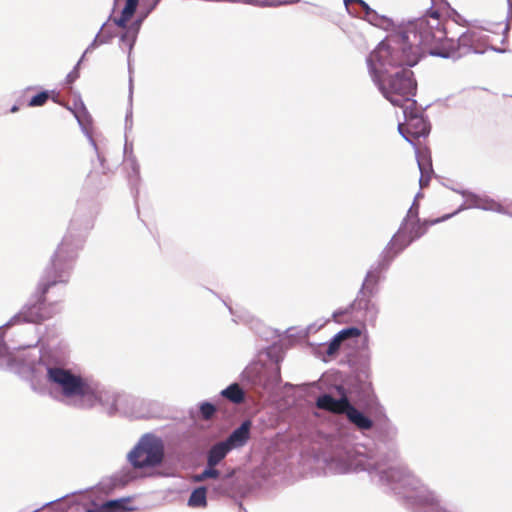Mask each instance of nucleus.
<instances>
[{
	"instance_id": "obj_1",
	"label": "nucleus",
	"mask_w": 512,
	"mask_h": 512,
	"mask_svg": "<svg viewBox=\"0 0 512 512\" xmlns=\"http://www.w3.org/2000/svg\"><path fill=\"white\" fill-rule=\"evenodd\" d=\"M426 54L442 58L459 56L456 42L446 37L438 11L401 25L370 53L372 77L390 69L412 67Z\"/></svg>"
},
{
	"instance_id": "obj_2",
	"label": "nucleus",
	"mask_w": 512,
	"mask_h": 512,
	"mask_svg": "<svg viewBox=\"0 0 512 512\" xmlns=\"http://www.w3.org/2000/svg\"><path fill=\"white\" fill-rule=\"evenodd\" d=\"M47 380L58 386L65 397H79L82 407H93L100 401L97 386L80 375L73 374L70 370L49 367L47 369Z\"/></svg>"
},
{
	"instance_id": "obj_3",
	"label": "nucleus",
	"mask_w": 512,
	"mask_h": 512,
	"mask_svg": "<svg viewBox=\"0 0 512 512\" xmlns=\"http://www.w3.org/2000/svg\"><path fill=\"white\" fill-rule=\"evenodd\" d=\"M63 270L56 259L47 267L44 276L39 282L29 303L25 307L24 315L28 321L40 323L52 317L51 304H46V294L51 287L59 283H67Z\"/></svg>"
},
{
	"instance_id": "obj_4",
	"label": "nucleus",
	"mask_w": 512,
	"mask_h": 512,
	"mask_svg": "<svg viewBox=\"0 0 512 512\" xmlns=\"http://www.w3.org/2000/svg\"><path fill=\"white\" fill-rule=\"evenodd\" d=\"M373 80L392 105L404 108L411 107L416 102L413 96L416 93L417 84L413 78V72L409 69H401L388 77L375 75Z\"/></svg>"
},
{
	"instance_id": "obj_5",
	"label": "nucleus",
	"mask_w": 512,
	"mask_h": 512,
	"mask_svg": "<svg viewBox=\"0 0 512 512\" xmlns=\"http://www.w3.org/2000/svg\"><path fill=\"white\" fill-rule=\"evenodd\" d=\"M453 214L454 213L447 214L434 220L422 221L419 218V206L417 204H413L408 210V213L404 218L400 228L388 244L387 253L389 254L390 258L395 257L407 246H409L414 240L423 236L430 226L450 218Z\"/></svg>"
},
{
	"instance_id": "obj_6",
	"label": "nucleus",
	"mask_w": 512,
	"mask_h": 512,
	"mask_svg": "<svg viewBox=\"0 0 512 512\" xmlns=\"http://www.w3.org/2000/svg\"><path fill=\"white\" fill-rule=\"evenodd\" d=\"M163 457V442L153 435L143 436L129 453V460L135 468L155 467L162 462Z\"/></svg>"
},
{
	"instance_id": "obj_7",
	"label": "nucleus",
	"mask_w": 512,
	"mask_h": 512,
	"mask_svg": "<svg viewBox=\"0 0 512 512\" xmlns=\"http://www.w3.org/2000/svg\"><path fill=\"white\" fill-rule=\"evenodd\" d=\"M316 406L335 414H345L359 429L368 430L373 426L372 420L352 406L345 395L340 399H335L329 394L321 395L316 401Z\"/></svg>"
},
{
	"instance_id": "obj_8",
	"label": "nucleus",
	"mask_w": 512,
	"mask_h": 512,
	"mask_svg": "<svg viewBox=\"0 0 512 512\" xmlns=\"http://www.w3.org/2000/svg\"><path fill=\"white\" fill-rule=\"evenodd\" d=\"M402 109L405 122L398 125V130L403 137L411 143L420 137H426L429 133V125L420 115L416 102L413 106Z\"/></svg>"
},
{
	"instance_id": "obj_9",
	"label": "nucleus",
	"mask_w": 512,
	"mask_h": 512,
	"mask_svg": "<svg viewBox=\"0 0 512 512\" xmlns=\"http://www.w3.org/2000/svg\"><path fill=\"white\" fill-rule=\"evenodd\" d=\"M472 203L478 209L512 215V204L504 206L488 196H474Z\"/></svg>"
},
{
	"instance_id": "obj_10",
	"label": "nucleus",
	"mask_w": 512,
	"mask_h": 512,
	"mask_svg": "<svg viewBox=\"0 0 512 512\" xmlns=\"http://www.w3.org/2000/svg\"><path fill=\"white\" fill-rule=\"evenodd\" d=\"M251 422L244 421L231 435L225 440L230 449L239 448L244 446L250 437Z\"/></svg>"
},
{
	"instance_id": "obj_11",
	"label": "nucleus",
	"mask_w": 512,
	"mask_h": 512,
	"mask_svg": "<svg viewBox=\"0 0 512 512\" xmlns=\"http://www.w3.org/2000/svg\"><path fill=\"white\" fill-rule=\"evenodd\" d=\"M360 335H361V331H360V329H358L356 327H350V328L341 330L330 341L328 348L326 350L327 355H329V356L335 355L338 352V350L341 346V343L344 340L349 339V338H357Z\"/></svg>"
},
{
	"instance_id": "obj_12",
	"label": "nucleus",
	"mask_w": 512,
	"mask_h": 512,
	"mask_svg": "<svg viewBox=\"0 0 512 512\" xmlns=\"http://www.w3.org/2000/svg\"><path fill=\"white\" fill-rule=\"evenodd\" d=\"M230 451L231 449L225 441L213 445L208 452V466H216L219 464Z\"/></svg>"
},
{
	"instance_id": "obj_13",
	"label": "nucleus",
	"mask_w": 512,
	"mask_h": 512,
	"mask_svg": "<svg viewBox=\"0 0 512 512\" xmlns=\"http://www.w3.org/2000/svg\"><path fill=\"white\" fill-rule=\"evenodd\" d=\"M139 0H126L125 7L122 10L121 16L114 19V23L120 28H126L127 23L134 15L138 6Z\"/></svg>"
},
{
	"instance_id": "obj_14",
	"label": "nucleus",
	"mask_w": 512,
	"mask_h": 512,
	"mask_svg": "<svg viewBox=\"0 0 512 512\" xmlns=\"http://www.w3.org/2000/svg\"><path fill=\"white\" fill-rule=\"evenodd\" d=\"M139 0H126L125 7L122 10L121 16L114 19V23L120 28H126L127 23L134 15L138 6Z\"/></svg>"
},
{
	"instance_id": "obj_15",
	"label": "nucleus",
	"mask_w": 512,
	"mask_h": 512,
	"mask_svg": "<svg viewBox=\"0 0 512 512\" xmlns=\"http://www.w3.org/2000/svg\"><path fill=\"white\" fill-rule=\"evenodd\" d=\"M221 395L234 404H240L245 399V393L237 383L229 385L221 392Z\"/></svg>"
},
{
	"instance_id": "obj_16",
	"label": "nucleus",
	"mask_w": 512,
	"mask_h": 512,
	"mask_svg": "<svg viewBox=\"0 0 512 512\" xmlns=\"http://www.w3.org/2000/svg\"><path fill=\"white\" fill-rule=\"evenodd\" d=\"M188 505L190 507H206L207 506L206 488L198 487L195 490H193L189 497Z\"/></svg>"
},
{
	"instance_id": "obj_17",
	"label": "nucleus",
	"mask_w": 512,
	"mask_h": 512,
	"mask_svg": "<svg viewBox=\"0 0 512 512\" xmlns=\"http://www.w3.org/2000/svg\"><path fill=\"white\" fill-rule=\"evenodd\" d=\"M356 4L363 9L366 19L373 25H380V23L387 21L385 18H379L376 12L373 11L363 0H356Z\"/></svg>"
},
{
	"instance_id": "obj_18",
	"label": "nucleus",
	"mask_w": 512,
	"mask_h": 512,
	"mask_svg": "<svg viewBox=\"0 0 512 512\" xmlns=\"http://www.w3.org/2000/svg\"><path fill=\"white\" fill-rule=\"evenodd\" d=\"M212 490L218 496H228L233 491V485L228 477H224L217 484L213 485Z\"/></svg>"
},
{
	"instance_id": "obj_19",
	"label": "nucleus",
	"mask_w": 512,
	"mask_h": 512,
	"mask_svg": "<svg viewBox=\"0 0 512 512\" xmlns=\"http://www.w3.org/2000/svg\"><path fill=\"white\" fill-rule=\"evenodd\" d=\"M379 280H380V270L369 271L364 280L363 289H366V290H369L370 292H372V290L378 284Z\"/></svg>"
},
{
	"instance_id": "obj_20",
	"label": "nucleus",
	"mask_w": 512,
	"mask_h": 512,
	"mask_svg": "<svg viewBox=\"0 0 512 512\" xmlns=\"http://www.w3.org/2000/svg\"><path fill=\"white\" fill-rule=\"evenodd\" d=\"M123 508V504L119 500H110L101 505L98 509L87 510L86 512H116Z\"/></svg>"
},
{
	"instance_id": "obj_21",
	"label": "nucleus",
	"mask_w": 512,
	"mask_h": 512,
	"mask_svg": "<svg viewBox=\"0 0 512 512\" xmlns=\"http://www.w3.org/2000/svg\"><path fill=\"white\" fill-rule=\"evenodd\" d=\"M51 97V93L48 91H41L35 96L31 97L28 101L27 106L29 107H39L43 106L47 100Z\"/></svg>"
},
{
	"instance_id": "obj_22",
	"label": "nucleus",
	"mask_w": 512,
	"mask_h": 512,
	"mask_svg": "<svg viewBox=\"0 0 512 512\" xmlns=\"http://www.w3.org/2000/svg\"><path fill=\"white\" fill-rule=\"evenodd\" d=\"M220 475V472L215 468V466H208L207 468L201 473L195 476V481L201 482L208 478H218Z\"/></svg>"
},
{
	"instance_id": "obj_23",
	"label": "nucleus",
	"mask_w": 512,
	"mask_h": 512,
	"mask_svg": "<svg viewBox=\"0 0 512 512\" xmlns=\"http://www.w3.org/2000/svg\"><path fill=\"white\" fill-rule=\"evenodd\" d=\"M216 412V408L209 402H204L200 406V413L204 420H209L213 417Z\"/></svg>"
},
{
	"instance_id": "obj_24",
	"label": "nucleus",
	"mask_w": 512,
	"mask_h": 512,
	"mask_svg": "<svg viewBox=\"0 0 512 512\" xmlns=\"http://www.w3.org/2000/svg\"><path fill=\"white\" fill-rule=\"evenodd\" d=\"M418 166L422 176L428 175L429 172L431 171V162L429 160H425L421 156H418Z\"/></svg>"
},
{
	"instance_id": "obj_25",
	"label": "nucleus",
	"mask_w": 512,
	"mask_h": 512,
	"mask_svg": "<svg viewBox=\"0 0 512 512\" xmlns=\"http://www.w3.org/2000/svg\"><path fill=\"white\" fill-rule=\"evenodd\" d=\"M509 30V24L507 23V21L504 19L502 21H500L499 23H497L495 25V29H490L491 32L495 33V34H502V35H506L507 32Z\"/></svg>"
},
{
	"instance_id": "obj_26",
	"label": "nucleus",
	"mask_w": 512,
	"mask_h": 512,
	"mask_svg": "<svg viewBox=\"0 0 512 512\" xmlns=\"http://www.w3.org/2000/svg\"><path fill=\"white\" fill-rule=\"evenodd\" d=\"M300 0H273L269 4L270 5H288V4H294L298 3Z\"/></svg>"
},
{
	"instance_id": "obj_27",
	"label": "nucleus",
	"mask_w": 512,
	"mask_h": 512,
	"mask_svg": "<svg viewBox=\"0 0 512 512\" xmlns=\"http://www.w3.org/2000/svg\"><path fill=\"white\" fill-rule=\"evenodd\" d=\"M469 40H470V35H468V34H464V35H462V36L459 38L458 42H459V44H463V45H465V44L467 43V41H469Z\"/></svg>"
},
{
	"instance_id": "obj_28",
	"label": "nucleus",
	"mask_w": 512,
	"mask_h": 512,
	"mask_svg": "<svg viewBox=\"0 0 512 512\" xmlns=\"http://www.w3.org/2000/svg\"><path fill=\"white\" fill-rule=\"evenodd\" d=\"M350 3H356V0H345L346 5H349Z\"/></svg>"
},
{
	"instance_id": "obj_29",
	"label": "nucleus",
	"mask_w": 512,
	"mask_h": 512,
	"mask_svg": "<svg viewBox=\"0 0 512 512\" xmlns=\"http://www.w3.org/2000/svg\"><path fill=\"white\" fill-rule=\"evenodd\" d=\"M16 111H18V107H17V106H13V107L11 108V112H12V113H14V112H16Z\"/></svg>"
}]
</instances>
